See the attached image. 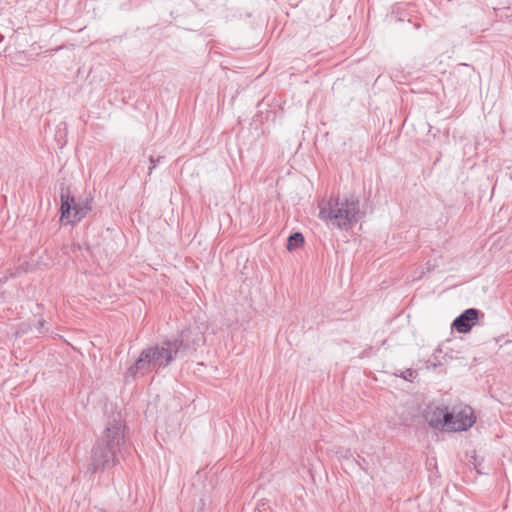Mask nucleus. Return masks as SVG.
I'll use <instances>...</instances> for the list:
<instances>
[{
  "instance_id": "4",
  "label": "nucleus",
  "mask_w": 512,
  "mask_h": 512,
  "mask_svg": "<svg viewBox=\"0 0 512 512\" xmlns=\"http://www.w3.org/2000/svg\"><path fill=\"white\" fill-rule=\"evenodd\" d=\"M61 201V221L65 224L81 221L92 210L93 199L86 197L85 200L75 202V198L70 195L68 188L62 187L60 192Z\"/></svg>"
},
{
  "instance_id": "6",
  "label": "nucleus",
  "mask_w": 512,
  "mask_h": 512,
  "mask_svg": "<svg viewBox=\"0 0 512 512\" xmlns=\"http://www.w3.org/2000/svg\"><path fill=\"white\" fill-rule=\"evenodd\" d=\"M423 417L430 427L448 431L451 415H448L447 408L428 407L424 411Z\"/></svg>"
},
{
  "instance_id": "9",
  "label": "nucleus",
  "mask_w": 512,
  "mask_h": 512,
  "mask_svg": "<svg viewBox=\"0 0 512 512\" xmlns=\"http://www.w3.org/2000/svg\"><path fill=\"white\" fill-rule=\"evenodd\" d=\"M46 321L44 319H40L37 321L35 325V329L39 334H44L48 331L47 328H45Z\"/></svg>"
},
{
  "instance_id": "12",
  "label": "nucleus",
  "mask_w": 512,
  "mask_h": 512,
  "mask_svg": "<svg viewBox=\"0 0 512 512\" xmlns=\"http://www.w3.org/2000/svg\"><path fill=\"white\" fill-rule=\"evenodd\" d=\"M267 509H270V506L266 507V503L262 502L256 506L254 512H265Z\"/></svg>"
},
{
  "instance_id": "3",
  "label": "nucleus",
  "mask_w": 512,
  "mask_h": 512,
  "mask_svg": "<svg viewBox=\"0 0 512 512\" xmlns=\"http://www.w3.org/2000/svg\"><path fill=\"white\" fill-rule=\"evenodd\" d=\"M319 217L340 230H348L361 218L359 200L355 195L323 200L319 203Z\"/></svg>"
},
{
  "instance_id": "7",
  "label": "nucleus",
  "mask_w": 512,
  "mask_h": 512,
  "mask_svg": "<svg viewBox=\"0 0 512 512\" xmlns=\"http://www.w3.org/2000/svg\"><path fill=\"white\" fill-rule=\"evenodd\" d=\"M478 316L479 310L475 308H468L454 319L452 327L459 333H468L477 323Z\"/></svg>"
},
{
  "instance_id": "5",
  "label": "nucleus",
  "mask_w": 512,
  "mask_h": 512,
  "mask_svg": "<svg viewBox=\"0 0 512 512\" xmlns=\"http://www.w3.org/2000/svg\"><path fill=\"white\" fill-rule=\"evenodd\" d=\"M448 415H451L448 431H466L476 421L473 409L467 405L453 407L451 411H448Z\"/></svg>"
},
{
  "instance_id": "1",
  "label": "nucleus",
  "mask_w": 512,
  "mask_h": 512,
  "mask_svg": "<svg viewBox=\"0 0 512 512\" xmlns=\"http://www.w3.org/2000/svg\"><path fill=\"white\" fill-rule=\"evenodd\" d=\"M189 335V331H182L174 339H165L144 348L135 362L126 370L125 379L135 380L138 376H145L153 371L158 372L168 367L175 359L196 351V346L203 341V336L198 334V337L193 338L191 342Z\"/></svg>"
},
{
  "instance_id": "11",
  "label": "nucleus",
  "mask_w": 512,
  "mask_h": 512,
  "mask_svg": "<svg viewBox=\"0 0 512 512\" xmlns=\"http://www.w3.org/2000/svg\"><path fill=\"white\" fill-rule=\"evenodd\" d=\"M416 375V371L415 370H412V369H407L406 371L402 372L401 373V376L405 379V380H411L412 378H414Z\"/></svg>"
},
{
  "instance_id": "10",
  "label": "nucleus",
  "mask_w": 512,
  "mask_h": 512,
  "mask_svg": "<svg viewBox=\"0 0 512 512\" xmlns=\"http://www.w3.org/2000/svg\"><path fill=\"white\" fill-rule=\"evenodd\" d=\"M162 159H164V157H157V158H154L153 156H150L149 158V161H150V167H149V174H151L152 170L156 167L157 163H159Z\"/></svg>"
},
{
  "instance_id": "2",
  "label": "nucleus",
  "mask_w": 512,
  "mask_h": 512,
  "mask_svg": "<svg viewBox=\"0 0 512 512\" xmlns=\"http://www.w3.org/2000/svg\"><path fill=\"white\" fill-rule=\"evenodd\" d=\"M125 428L121 419L114 418L107 423L101 441L92 448L88 472L97 473L119 463L117 454L125 444Z\"/></svg>"
},
{
  "instance_id": "8",
  "label": "nucleus",
  "mask_w": 512,
  "mask_h": 512,
  "mask_svg": "<svg viewBox=\"0 0 512 512\" xmlns=\"http://www.w3.org/2000/svg\"><path fill=\"white\" fill-rule=\"evenodd\" d=\"M304 244V236L300 232L292 233L287 240V250L293 251Z\"/></svg>"
}]
</instances>
